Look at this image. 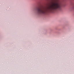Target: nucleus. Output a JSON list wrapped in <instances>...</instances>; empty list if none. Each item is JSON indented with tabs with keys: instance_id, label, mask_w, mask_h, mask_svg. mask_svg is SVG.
<instances>
[{
	"instance_id": "nucleus-1",
	"label": "nucleus",
	"mask_w": 74,
	"mask_h": 74,
	"mask_svg": "<svg viewBox=\"0 0 74 74\" xmlns=\"http://www.w3.org/2000/svg\"><path fill=\"white\" fill-rule=\"evenodd\" d=\"M61 10L60 4L58 3H54L48 8L40 7L37 8V12L38 14H46L47 12H53L54 10Z\"/></svg>"
}]
</instances>
